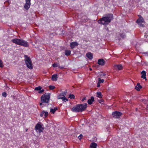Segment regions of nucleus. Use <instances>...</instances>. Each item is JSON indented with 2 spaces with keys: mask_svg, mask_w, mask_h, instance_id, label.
Listing matches in <instances>:
<instances>
[{
  "mask_svg": "<svg viewBox=\"0 0 148 148\" xmlns=\"http://www.w3.org/2000/svg\"><path fill=\"white\" fill-rule=\"evenodd\" d=\"M137 108H136V110H137Z\"/></svg>",
  "mask_w": 148,
  "mask_h": 148,
  "instance_id": "nucleus-53",
  "label": "nucleus"
},
{
  "mask_svg": "<svg viewBox=\"0 0 148 148\" xmlns=\"http://www.w3.org/2000/svg\"><path fill=\"white\" fill-rule=\"evenodd\" d=\"M105 64V61L103 59H102V66L104 65Z\"/></svg>",
  "mask_w": 148,
  "mask_h": 148,
  "instance_id": "nucleus-40",
  "label": "nucleus"
},
{
  "mask_svg": "<svg viewBox=\"0 0 148 148\" xmlns=\"http://www.w3.org/2000/svg\"><path fill=\"white\" fill-rule=\"evenodd\" d=\"M104 80H104V79H102V83H103V82H104Z\"/></svg>",
  "mask_w": 148,
  "mask_h": 148,
  "instance_id": "nucleus-47",
  "label": "nucleus"
},
{
  "mask_svg": "<svg viewBox=\"0 0 148 148\" xmlns=\"http://www.w3.org/2000/svg\"><path fill=\"white\" fill-rule=\"evenodd\" d=\"M122 115V113L117 111L113 112L112 114V117L114 118H119Z\"/></svg>",
  "mask_w": 148,
  "mask_h": 148,
  "instance_id": "nucleus-5",
  "label": "nucleus"
},
{
  "mask_svg": "<svg viewBox=\"0 0 148 148\" xmlns=\"http://www.w3.org/2000/svg\"><path fill=\"white\" fill-rule=\"evenodd\" d=\"M35 129L36 130H38L39 132H41L43 131V128L40 124L38 123L35 126Z\"/></svg>",
  "mask_w": 148,
  "mask_h": 148,
  "instance_id": "nucleus-6",
  "label": "nucleus"
},
{
  "mask_svg": "<svg viewBox=\"0 0 148 148\" xmlns=\"http://www.w3.org/2000/svg\"><path fill=\"white\" fill-rule=\"evenodd\" d=\"M138 24L139 25L140 27H143L144 25L141 23H138Z\"/></svg>",
  "mask_w": 148,
  "mask_h": 148,
  "instance_id": "nucleus-39",
  "label": "nucleus"
},
{
  "mask_svg": "<svg viewBox=\"0 0 148 148\" xmlns=\"http://www.w3.org/2000/svg\"><path fill=\"white\" fill-rule=\"evenodd\" d=\"M144 22V19L142 17L139 18L136 21V23H137Z\"/></svg>",
  "mask_w": 148,
  "mask_h": 148,
  "instance_id": "nucleus-17",
  "label": "nucleus"
},
{
  "mask_svg": "<svg viewBox=\"0 0 148 148\" xmlns=\"http://www.w3.org/2000/svg\"><path fill=\"white\" fill-rule=\"evenodd\" d=\"M65 54L67 56H69L71 54V51L70 50L66 49L64 51Z\"/></svg>",
  "mask_w": 148,
  "mask_h": 148,
  "instance_id": "nucleus-21",
  "label": "nucleus"
},
{
  "mask_svg": "<svg viewBox=\"0 0 148 148\" xmlns=\"http://www.w3.org/2000/svg\"><path fill=\"white\" fill-rule=\"evenodd\" d=\"M147 100H146L145 99H144V101H143V102L144 103H147Z\"/></svg>",
  "mask_w": 148,
  "mask_h": 148,
  "instance_id": "nucleus-43",
  "label": "nucleus"
},
{
  "mask_svg": "<svg viewBox=\"0 0 148 148\" xmlns=\"http://www.w3.org/2000/svg\"><path fill=\"white\" fill-rule=\"evenodd\" d=\"M78 107L79 108V110L80 112H82L84 111L86 108L87 106V103H84L82 104H79Z\"/></svg>",
  "mask_w": 148,
  "mask_h": 148,
  "instance_id": "nucleus-4",
  "label": "nucleus"
},
{
  "mask_svg": "<svg viewBox=\"0 0 148 148\" xmlns=\"http://www.w3.org/2000/svg\"><path fill=\"white\" fill-rule=\"evenodd\" d=\"M100 84H99V83H97V87H99L100 86Z\"/></svg>",
  "mask_w": 148,
  "mask_h": 148,
  "instance_id": "nucleus-44",
  "label": "nucleus"
},
{
  "mask_svg": "<svg viewBox=\"0 0 148 148\" xmlns=\"http://www.w3.org/2000/svg\"><path fill=\"white\" fill-rule=\"evenodd\" d=\"M3 62L0 59V67H3Z\"/></svg>",
  "mask_w": 148,
  "mask_h": 148,
  "instance_id": "nucleus-31",
  "label": "nucleus"
},
{
  "mask_svg": "<svg viewBox=\"0 0 148 148\" xmlns=\"http://www.w3.org/2000/svg\"><path fill=\"white\" fill-rule=\"evenodd\" d=\"M24 61L27 67L30 69H32L33 68V64L30 58L26 55L24 56Z\"/></svg>",
  "mask_w": 148,
  "mask_h": 148,
  "instance_id": "nucleus-2",
  "label": "nucleus"
},
{
  "mask_svg": "<svg viewBox=\"0 0 148 148\" xmlns=\"http://www.w3.org/2000/svg\"><path fill=\"white\" fill-rule=\"evenodd\" d=\"M86 57L90 60H92L93 57V55L92 53L88 52L86 54Z\"/></svg>",
  "mask_w": 148,
  "mask_h": 148,
  "instance_id": "nucleus-13",
  "label": "nucleus"
},
{
  "mask_svg": "<svg viewBox=\"0 0 148 148\" xmlns=\"http://www.w3.org/2000/svg\"><path fill=\"white\" fill-rule=\"evenodd\" d=\"M94 101V98L93 97H91L90 99H88V103L89 104H91Z\"/></svg>",
  "mask_w": 148,
  "mask_h": 148,
  "instance_id": "nucleus-15",
  "label": "nucleus"
},
{
  "mask_svg": "<svg viewBox=\"0 0 148 148\" xmlns=\"http://www.w3.org/2000/svg\"><path fill=\"white\" fill-rule=\"evenodd\" d=\"M2 96L3 97H6L7 96V93L5 92H4L2 93Z\"/></svg>",
  "mask_w": 148,
  "mask_h": 148,
  "instance_id": "nucleus-32",
  "label": "nucleus"
},
{
  "mask_svg": "<svg viewBox=\"0 0 148 148\" xmlns=\"http://www.w3.org/2000/svg\"><path fill=\"white\" fill-rule=\"evenodd\" d=\"M52 66L53 67H58L57 64L56 63H54L52 64Z\"/></svg>",
  "mask_w": 148,
  "mask_h": 148,
  "instance_id": "nucleus-35",
  "label": "nucleus"
},
{
  "mask_svg": "<svg viewBox=\"0 0 148 148\" xmlns=\"http://www.w3.org/2000/svg\"><path fill=\"white\" fill-rule=\"evenodd\" d=\"M97 100L100 103H101L102 102V94L100 92H97Z\"/></svg>",
  "mask_w": 148,
  "mask_h": 148,
  "instance_id": "nucleus-7",
  "label": "nucleus"
},
{
  "mask_svg": "<svg viewBox=\"0 0 148 148\" xmlns=\"http://www.w3.org/2000/svg\"><path fill=\"white\" fill-rule=\"evenodd\" d=\"M89 69H90V70H92V69L91 68H90Z\"/></svg>",
  "mask_w": 148,
  "mask_h": 148,
  "instance_id": "nucleus-50",
  "label": "nucleus"
},
{
  "mask_svg": "<svg viewBox=\"0 0 148 148\" xmlns=\"http://www.w3.org/2000/svg\"><path fill=\"white\" fill-rule=\"evenodd\" d=\"M31 0H25L26 2H27L28 3H31L30 1Z\"/></svg>",
  "mask_w": 148,
  "mask_h": 148,
  "instance_id": "nucleus-42",
  "label": "nucleus"
},
{
  "mask_svg": "<svg viewBox=\"0 0 148 148\" xmlns=\"http://www.w3.org/2000/svg\"><path fill=\"white\" fill-rule=\"evenodd\" d=\"M42 89V87L40 86H39L38 87H36L35 88V90H40Z\"/></svg>",
  "mask_w": 148,
  "mask_h": 148,
  "instance_id": "nucleus-24",
  "label": "nucleus"
},
{
  "mask_svg": "<svg viewBox=\"0 0 148 148\" xmlns=\"http://www.w3.org/2000/svg\"><path fill=\"white\" fill-rule=\"evenodd\" d=\"M49 89L51 90H53L55 88V87L53 86L50 85L49 86Z\"/></svg>",
  "mask_w": 148,
  "mask_h": 148,
  "instance_id": "nucleus-28",
  "label": "nucleus"
},
{
  "mask_svg": "<svg viewBox=\"0 0 148 148\" xmlns=\"http://www.w3.org/2000/svg\"><path fill=\"white\" fill-rule=\"evenodd\" d=\"M96 66L97 67H99V66L98 65H97Z\"/></svg>",
  "mask_w": 148,
  "mask_h": 148,
  "instance_id": "nucleus-49",
  "label": "nucleus"
},
{
  "mask_svg": "<svg viewBox=\"0 0 148 148\" xmlns=\"http://www.w3.org/2000/svg\"><path fill=\"white\" fill-rule=\"evenodd\" d=\"M142 88V87L139 83H138L137 85L135 86V89L138 91H139L140 90V89L141 88Z\"/></svg>",
  "mask_w": 148,
  "mask_h": 148,
  "instance_id": "nucleus-20",
  "label": "nucleus"
},
{
  "mask_svg": "<svg viewBox=\"0 0 148 148\" xmlns=\"http://www.w3.org/2000/svg\"><path fill=\"white\" fill-rule=\"evenodd\" d=\"M83 136V135L82 134H80L79 136H78V138L79 140H80L82 139V137Z\"/></svg>",
  "mask_w": 148,
  "mask_h": 148,
  "instance_id": "nucleus-37",
  "label": "nucleus"
},
{
  "mask_svg": "<svg viewBox=\"0 0 148 148\" xmlns=\"http://www.w3.org/2000/svg\"><path fill=\"white\" fill-rule=\"evenodd\" d=\"M44 115L45 117H47L48 115V112L47 111H45Z\"/></svg>",
  "mask_w": 148,
  "mask_h": 148,
  "instance_id": "nucleus-30",
  "label": "nucleus"
},
{
  "mask_svg": "<svg viewBox=\"0 0 148 148\" xmlns=\"http://www.w3.org/2000/svg\"><path fill=\"white\" fill-rule=\"evenodd\" d=\"M97 63L99 65H102V58L98 60Z\"/></svg>",
  "mask_w": 148,
  "mask_h": 148,
  "instance_id": "nucleus-26",
  "label": "nucleus"
},
{
  "mask_svg": "<svg viewBox=\"0 0 148 148\" xmlns=\"http://www.w3.org/2000/svg\"><path fill=\"white\" fill-rule=\"evenodd\" d=\"M97 144L94 142L92 143L90 145V148H96Z\"/></svg>",
  "mask_w": 148,
  "mask_h": 148,
  "instance_id": "nucleus-19",
  "label": "nucleus"
},
{
  "mask_svg": "<svg viewBox=\"0 0 148 148\" xmlns=\"http://www.w3.org/2000/svg\"><path fill=\"white\" fill-rule=\"evenodd\" d=\"M44 106V105H43V106H42V107H43Z\"/></svg>",
  "mask_w": 148,
  "mask_h": 148,
  "instance_id": "nucleus-54",
  "label": "nucleus"
},
{
  "mask_svg": "<svg viewBox=\"0 0 148 148\" xmlns=\"http://www.w3.org/2000/svg\"><path fill=\"white\" fill-rule=\"evenodd\" d=\"M42 103H42H42H40V105L41 106H42V105H43Z\"/></svg>",
  "mask_w": 148,
  "mask_h": 148,
  "instance_id": "nucleus-46",
  "label": "nucleus"
},
{
  "mask_svg": "<svg viewBox=\"0 0 148 148\" xmlns=\"http://www.w3.org/2000/svg\"><path fill=\"white\" fill-rule=\"evenodd\" d=\"M144 99H141V100H140L141 101H144Z\"/></svg>",
  "mask_w": 148,
  "mask_h": 148,
  "instance_id": "nucleus-45",
  "label": "nucleus"
},
{
  "mask_svg": "<svg viewBox=\"0 0 148 148\" xmlns=\"http://www.w3.org/2000/svg\"><path fill=\"white\" fill-rule=\"evenodd\" d=\"M121 36L123 38H124V36H122V35H121Z\"/></svg>",
  "mask_w": 148,
  "mask_h": 148,
  "instance_id": "nucleus-51",
  "label": "nucleus"
},
{
  "mask_svg": "<svg viewBox=\"0 0 148 148\" xmlns=\"http://www.w3.org/2000/svg\"><path fill=\"white\" fill-rule=\"evenodd\" d=\"M30 5L31 3L26 2L24 5V7L26 10H27L30 8Z\"/></svg>",
  "mask_w": 148,
  "mask_h": 148,
  "instance_id": "nucleus-12",
  "label": "nucleus"
},
{
  "mask_svg": "<svg viewBox=\"0 0 148 148\" xmlns=\"http://www.w3.org/2000/svg\"><path fill=\"white\" fill-rule=\"evenodd\" d=\"M44 112H45V111L44 110H42V111H41V113L40 114V116L41 117H42L43 116V115L44 114Z\"/></svg>",
  "mask_w": 148,
  "mask_h": 148,
  "instance_id": "nucleus-29",
  "label": "nucleus"
},
{
  "mask_svg": "<svg viewBox=\"0 0 148 148\" xmlns=\"http://www.w3.org/2000/svg\"><path fill=\"white\" fill-rule=\"evenodd\" d=\"M67 92V90H66L65 91L62 92L61 93H60V95H61L62 96H63V97H65Z\"/></svg>",
  "mask_w": 148,
  "mask_h": 148,
  "instance_id": "nucleus-23",
  "label": "nucleus"
},
{
  "mask_svg": "<svg viewBox=\"0 0 148 148\" xmlns=\"http://www.w3.org/2000/svg\"><path fill=\"white\" fill-rule=\"evenodd\" d=\"M114 66L115 69H117L119 70H122L123 69L122 66L121 64L115 65Z\"/></svg>",
  "mask_w": 148,
  "mask_h": 148,
  "instance_id": "nucleus-16",
  "label": "nucleus"
},
{
  "mask_svg": "<svg viewBox=\"0 0 148 148\" xmlns=\"http://www.w3.org/2000/svg\"><path fill=\"white\" fill-rule=\"evenodd\" d=\"M102 83V79H101L100 77H99L98 78V83L101 84Z\"/></svg>",
  "mask_w": 148,
  "mask_h": 148,
  "instance_id": "nucleus-33",
  "label": "nucleus"
},
{
  "mask_svg": "<svg viewBox=\"0 0 148 148\" xmlns=\"http://www.w3.org/2000/svg\"><path fill=\"white\" fill-rule=\"evenodd\" d=\"M27 129H26V132L27 131Z\"/></svg>",
  "mask_w": 148,
  "mask_h": 148,
  "instance_id": "nucleus-52",
  "label": "nucleus"
},
{
  "mask_svg": "<svg viewBox=\"0 0 148 148\" xmlns=\"http://www.w3.org/2000/svg\"><path fill=\"white\" fill-rule=\"evenodd\" d=\"M75 96L73 94H70L69 95V98L71 99H74L75 98Z\"/></svg>",
  "mask_w": 148,
  "mask_h": 148,
  "instance_id": "nucleus-25",
  "label": "nucleus"
},
{
  "mask_svg": "<svg viewBox=\"0 0 148 148\" xmlns=\"http://www.w3.org/2000/svg\"><path fill=\"white\" fill-rule=\"evenodd\" d=\"M113 14H109L106 16L102 17V25H106L110 23L113 19Z\"/></svg>",
  "mask_w": 148,
  "mask_h": 148,
  "instance_id": "nucleus-1",
  "label": "nucleus"
},
{
  "mask_svg": "<svg viewBox=\"0 0 148 148\" xmlns=\"http://www.w3.org/2000/svg\"><path fill=\"white\" fill-rule=\"evenodd\" d=\"M44 91V89H41L39 91H38V93H42Z\"/></svg>",
  "mask_w": 148,
  "mask_h": 148,
  "instance_id": "nucleus-36",
  "label": "nucleus"
},
{
  "mask_svg": "<svg viewBox=\"0 0 148 148\" xmlns=\"http://www.w3.org/2000/svg\"><path fill=\"white\" fill-rule=\"evenodd\" d=\"M61 95H60V94H59V95H58V97H57V98H58V99H62V97H61Z\"/></svg>",
  "mask_w": 148,
  "mask_h": 148,
  "instance_id": "nucleus-34",
  "label": "nucleus"
},
{
  "mask_svg": "<svg viewBox=\"0 0 148 148\" xmlns=\"http://www.w3.org/2000/svg\"><path fill=\"white\" fill-rule=\"evenodd\" d=\"M104 75H102V76H104Z\"/></svg>",
  "mask_w": 148,
  "mask_h": 148,
  "instance_id": "nucleus-55",
  "label": "nucleus"
},
{
  "mask_svg": "<svg viewBox=\"0 0 148 148\" xmlns=\"http://www.w3.org/2000/svg\"><path fill=\"white\" fill-rule=\"evenodd\" d=\"M21 39L15 38L11 40V41L16 44L20 45Z\"/></svg>",
  "mask_w": 148,
  "mask_h": 148,
  "instance_id": "nucleus-10",
  "label": "nucleus"
},
{
  "mask_svg": "<svg viewBox=\"0 0 148 148\" xmlns=\"http://www.w3.org/2000/svg\"><path fill=\"white\" fill-rule=\"evenodd\" d=\"M57 75L54 74L51 77V80L53 81H56L57 80Z\"/></svg>",
  "mask_w": 148,
  "mask_h": 148,
  "instance_id": "nucleus-18",
  "label": "nucleus"
},
{
  "mask_svg": "<svg viewBox=\"0 0 148 148\" xmlns=\"http://www.w3.org/2000/svg\"><path fill=\"white\" fill-rule=\"evenodd\" d=\"M20 45L24 47H28L29 46V44L27 42L21 39L20 42Z\"/></svg>",
  "mask_w": 148,
  "mask_h": 148,
  "instance_id": "nucleus-8",
  "label": "nucleus"
},
{
  "mask_svg": "<svg viewBox=\"0 0 148 148\" xmlns=\"http://www.w3.org/2000/svg\"><path fill=\"white\" fill-rule=\"evenodd\" d=\"M86 97H83V98L82 99V101L83 102L85 100H86Z\"/></svg>",
  "mask_w": 148,
  "mask_h": 148,
  "instance_id": "nucleus-41",
  "label": "nucleus"
},
{
  "mask_svg": "<svg viewBox=\"0 0 148 148\" xmlns=\"http://www.w3.org/2000/svg\"><path fill=\"white\" fill-rule=\"evenodd\" d=\"M57 109V107H55L53 109L52 108H51L50 109V112L53 113V114H54L56 111Z\"/></svg>",
  "mask_w": 148,
  "mask_h": 148,
  "instance_id": "nucleus-22",
  "label": "nucleus"
},
{
  "mask_svg": "<svg viewBox=\"0 0 148 148\" xmlns=\"http://www.w3.org/2000/svg\"><path fill=\"white\" fill-rule=\"evenodd\" d=\"M50 93H47L43 95L41 97V101L42 103H48L50 98Z\"/></svg>",
  "mask_w": 148,
  "mask_h": 148,
  "instance_id": "nucleus-3",
  "label": "nucleus"
},
{
  "mask_svg": "<svg viewBox=\"0 0 148 148\" xmlns=\"http://www.w3.org/2000/svg\"><path fill=\"white\" fill-rule=\"evenodd\" d=\"M78 44L77 42H72L70 44V46L71 48H74L75 46H77Z\"/></svg>",
  "mask_w": 148,
  "mask_h": 148,
  "instance_id": "nucleus-11",
  "label": "nucleus"
},
{
  "mask_svg": "<svg viewBox=\"0 0 148 148\" xmlns=\"http://www.w3.org/2000/svg\"><path fill=\"white\" fill-rule=\"evenodd\" d=\"M79 107H78V105L77 104L76 106H74L72 109L71 111L73 112H80V111L79 110Z\"/></svg>",
  "mask_w": 148,
  "mask_h": 148,
  "instance_id": "nucleus-9",
  "label": "nucleus"
},
{
  "mask_svg": "<svg viewBox=\"0 0 148 148\" xmlns=\"http://www.w3.org/2000/svg\"><path fill=\"white\" fill-rule=\"evenodd\" d=\"M98 22L99 23L102 24V18H100L99 20L98 21Z\"/></svg>",
  "mask_w": 148,
  "mask_h": 148,
  "instance_id": "nucleus-38",
  "label": "nucleus"
},
{
  "mask_svg": "<svg viewBox=\"0 0 148 148\" xmlns=\"http://www.w3.org/2000/svg\"><path fill=\"white\" fill-rule=\"evenodd\" d=\"M141 73L142 74V75L141 76V78L145 79V80H146L147 79H146V73L145 71H143L141 72Z\"/></svg>",
  "mask_w": 148,
  "mask_h": 148,
  "instance_id": "nucleus-14",
  "label": "nucleus"
},
{
  "mask_svg": "<svg viewBox=\"0 0 148 148\" xmlns=\"http://www.w3.org/2000/svg\"><path fill=\"white\" fill-rule=\"evenodd\" d=\"M53 34V33H51L50 34H49L50 35H51V34Z\"/></svg>",
  "mask_w": 148,
  "mask_h": 148,
  "instance_id": "nucleus-48",
  "label": "nucleus"
},
{
  "mask_svg": "<svg viewBox=\"0 0 148 148\" xmlns=\"http://www.w3.org/2000/svg\"><path fill=\"white\" fill-rule=\"evenodd\" d=\"M62 100L63 101L66 102V101H68V99H67L65 97H62Z\"/></svg>",
  "mask_w": 148,
  "mask_h": 148,
  "instance_id": "nucleus-27",
  "label": "nucleus"
}]
</instances>
